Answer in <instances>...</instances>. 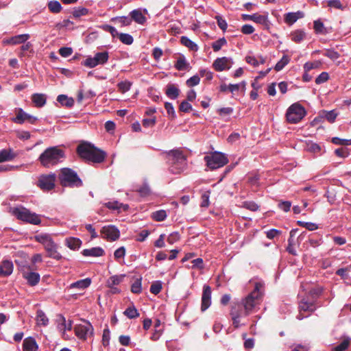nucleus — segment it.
<instances>
[{
	"label": "nucleus",
	"mask_w": 351,
	"mask_h": 351,
	"mask_svg": "<svg viewBox=\"0 0 351 351\" xmlns=\"http://www.w3.org/2000/svg\"><path fill=\"white\" fill-rule=\"evenodd\" d=\"M180 239V234L178 232H173L171 233L168 238H167V242L170 244H173L177 241H178Z\"/></svg>",
	"instance_id": "obj_63"
},
{
	"label": "nucleus",
	"mask_w": 351,
	"mask_h": 351,
	"mask_svg": "<svg viewBox=\"0 0 351 351\" xmlns=\"http://www.w3.org/2000/svg\"><path fill=\"white\" fill-rule=\"evenodd\" d=\"M78 155L83 159L94 163L102 162L106 157V153L88 143L80 144L77 147Z\"/></svg>",
	"instance_id": "obj_3"
},
{
	"label": "nucleus",
	"mask_w": 351,
	"mask_h": 351,
	"mask_svg": "<svg viewBox=\"0 0 351 351\" xmlns=\"http://www.w3.org/2000/svg\"><path fill=\"white\" fill-rule=\"evenodd\" d=\"M125 276V275H114L110 277L107 281V286L108 287H116L123 281Z\"/></svg>",
	"instance_id": "obj_30"
},
{
	"label": "nucleus",
	"mask_w": 351,
	"mask_h": 351,
	"mask_svg": "<svg viewBox=\"0 0 351 351\" xmlns=\"http://www.w3.org/2000/svg\"><path fill=\"white\" fill-rule=\"evenodd\" d=\"M211 288L208 285H204L202 295L201 310L205 311L211 304Z\"/></svg>",
	"instance_id": "obj_18"
},
{
	"label": "nucleus",
	"mask_w": 351,
	"mask_h": 351,
	"mask_svg": "<svg viewBox=\"0 0 351 351\" xmlns=\"http://www.w3.org/2000/svg\"><path fill=\"white\" fill-rule=\"evenodd\" d=\"M324 55L325 56L329 58L332 60H336L339 58V53L334 50H331V49L326 50V51L324 53Z\"/></svg>",
	"instance_id": "obj_58"
},
{
	"label": "nucleus",
	"mask_w": 351,
	"mask_h": 351,
	"mask_svg": "<svg viewBox=\"0 0 351 351\" xmlns=\"http://www.w3.org/2000/svg\"><path fill=\"white\" fill-rule=\"evenodd\" d=\"M74 330L75 335L83 340L86 339L93 334V327L88 321H83L82 324L75 326Z\"/></svg>",
	"instance_id": "obj_11"
},
{
	"label": "nucleus",
	"mask_w": 351,
	"mask_h": 351,
	"mask_svg": "<svg viewBox=\"0 0 351 351\" xmlns=\"http://www.w3.org/2000/svg\"><path fill=\"white\" fill-rule=\"evenodd\" d=\"M64 158V151L58 147H51L46 149L39 156V160L43 166L50 167L58 164Z\"/></svg>",
	"instance_id": "obj_4"
},
{
	"label": "nucleus",
	"mask_w": 351,
	"mask_h": 351,
	"mask_svg": "<svg viewBox=\"0 0 351 351\" xmlns=\"http://www.w3.org/2000/svg\"><path fill=\"white\" fill-rule=\"evenodd\" d=\"M60 184L64 186H81L82 181L77 173L69 168H63L59 174Z\"/></svg>",
	"instance_id": "obj_6"
},
{
	"label": "nucleus",
	"mask_w": 351,
	"mask_h": 351,
	"mask_svg": "<svg viewBox=\"0 0 351 351\" xmlns=\"http://www.w3.org/2000/svg\"><path fill=\"white\" fill-rule=\"evenodd\" d=\"M48 8L53 13H59L62 10V5L58 1H50L48 3Z\"/></svg>",
	"instance_id": "obj_39"
},
{
	"label": "nucleus",
	"mask_w": 351,
	"mask_h": 351,
	"mask_svg": "<svg viewBox=\"0 0 351 351\" xmlns=\"http://www.w3.org/2000/svg\"><path fill=\"white\" fill-rule=\"evenodd\" d=\"M328 78H329L328 73L326 72H322L315 79V83L317 84H320L324 83L328 80Z\"/></svg>",
	"instance_id": "obj_57"
},
{
	"label": "nucleus",
	"mask_w": 351,
	"mask_h": 351,
	"mask_svg": "<svg viewBox=\"0 0 351 351\" xmlns=\"http://www.w3.org/2000/svg\"><path fill=\"white\" fill-rule=\"evenodd\" d=\"M57 101L62 106L71 108L74 105V100L71 97H68L65 95H60L57 97Z\"/></svg>",
	"instance_id": "obj_29"
},
{
	"label": "nucleus",
	"mask_w": 351,
	"mask_h": 351,
	"mask_svg": "<svg viewBox=\"0 0 351 351\" xmlns=\"http://www.w3.org/2000/svg\"><path fill=\"white\" fill-rule=\"evenodd\" d=\"M108 53L107 51L96 53L94 57L87 58L84 65L88 68H94L99 64H104L108 60Z\"/></svg>",
	"instance_id": "obj_12"
},
{
	"label": "nucleus",
	"mask_w": 351,
	"mask_h": 351,
	"mask_svg": "<svg viewBox=\"0 0 351 351\" xmlns=\"http://www.w3.org/2000/svg\"><path fill=\"white\" fill-rule=\"evenodd\" d=\"M101 234L104 239L114 241L120 237L119 230L114 225H108L102 227Z\"/></svg>",
	"instance_id": "obj_13"
},
{
	"label": "nucleus",
	"mask_w": 351,
	"mask_h": 351,
	"mask_svg": "<svg viewBox=\"0 0 351 351\" xmlns=\"http://www.w3.org/2000/svg\"><path fill=\"white\" fill-rule=\"evenodd\" d=\"M29 267L23 266L21 269L23 277L27 281L31 286L36 285L40 281V274L37 272L29 271Z\"/></svg>",
	"instance_id": "obj_16"
},
{
	"label": "nucleus",
	"mask_w": 351,
	"mask_h": 351,
	"mask_svg": "<svg viewBox=\"0 0 351 351\" xmlns=\"http://www.w3.org/2000/svg\"><path fill=\"white\" fill-rule=\"evenodd\" d=\"M304 17V13L301 11L289 12L285 15V22L289 25H292L298 19Z\"/></svg>",
	"instance_id": "obj_24"
},
{
	"label": "nucleus",
	"mask_w": 351,
	"mask_h": 351,
	"mask_svg": "<svg viewBox=\"0 0 351 351\" xmlns=\"http://www.w3.org/2000/svg\"><path fill=\"white\" fill-rule=\"evenodd\" d=\"M243 206L252 211H256L259 208L258 204L254 202H245Z\"/></svg>",
	"instance_id": "obj_59"
},
{
	"label": "nucleus",
	"mask_w": 351,
	"mask_h": 351,
	"mask_svg": "<svg viewBox=\"0 0 351 351\" xmlns=\"http://www.w3.org/2000/svg\"><path fill=\"white\" fill-rule=\"evenodd\" d=\"M73 53V49L71 47H61L59 49V54L64 57L67 58L70 56Z\"/></svg>",
	"instance_id": "obj_60"
},
{
	"label": "nucleus",
	"mask_w": 351,
	"mask_h": 351,
	"mask_svg": "<svg viewBox=\"0 0 351 351\" xmlns=\"http://www.w3.org/2000/svg\"><path fill=\"white\" fill-rule=\"evenodd\" d=\"M350 267L340 268L337 270L336 274L341 276L342 279L348 278V271H349Z\"/></svg>",
	"instance_id": "obj_62"
},
{
	"label": "nucleus",
	"mask_w": 351,
	"mask_h": 351,
	"mask_svg": "<svg viewBox=\"0 0 351 351\" xmlns=\"http://www.w3.org/2000/svg\"><path fill=\"white\" fill-rule=\"evenodd\" d=\"M37 120L36 117L27 114L22 108L16 109V117L13 119V121L19 124H22L25 121L34 124Z\"/></svg>",
	"instance_id": "obj_14"
},
{
	"label": "nucleus",
	"mask_w": 351,
	"mask_h": 351,
	"mask_svg": "<svg viewBox=\"0 0 351 351\" xmlns=\"http://www.w3.org/2000/svg\"><path fill=\"white\" fill-rule=\"evenodd\" d=\"M123 313L130 319H134L139 316L137 309L134 306L127 308Z\"/></svg>",
	"instance_id": "obj_38"
},
{
	"label": "nucleus",
	"mask_w": 351,
	"mask_h": 351,
	"mask_svg": "<svg viewBox=\"0 0 351 351\" xmlns=\"http://www.w3.org/2000/svg\"><path fill=\"white\" fill-rule=\"evenodd\" d=\"M350 345V339H346L338 346L334 347L332 351H345Z\"/></svg>",
	"instance_id": "obj_46"
},
{
	"label": "nucleus",
	"mask_w": 351,
	"mask_h": 351,
	"mask_svg": "<svg viewBox=\"0 0 351 351\" xmlns=\"http://www.w3.org/2000/svg\"><path fill=\"white\" fill-rule=\"evenodd\" d=\"M234 62L231 58L221 57L217 58L213 62V66L217 71H223L229 70Z\"/></svg>",
	"instance_id": "obj_15"
},
{
	"label": "nucleus",
	"mask_w": 351,
	"mask_h": 351,
	"mask_svg": "<svg viewBox=\"0 0 351 351\" xmlns=\"http://www.w3.org/2000/svg\"><path fill=\"white\" fill-rule=\"evenodd\" d=\"M104 205L110 210L119 211V206H121V203L118 201H114L104 203Z\"/></svg>",
	"instance_id": "obj_53"
},
{
	"label": "nucleus",
	"mask_w": 351,
	"mask_h": 351,
	"mask_svg": "<svg viewBox=\"0 0 351 351\" xmlns=\"http://www.w3.org/2000/svg\"><path fill=\"white\" fill-rule=\"evenodd\" d=\"M253 282H254V289L240 302H234L231 306L230 315L232 320V325L235 328L243 325L241 324L240 319L248 316L256 308H258L263 301L265 284L261 280H250V283Z\"/></svg>",
	"instance_id": "obj_1"
},
{
	"label": "nucleus",
	"mask_w": 351,
	"mask_h": 351,
	"mask_svg": "<svg viewBox=\"0 0 351 351\" xmlns=\"http://www.w3.org/2000/svg\"><path fill=\"white\" fill-rule=\"evenodd\" d=\"M46 95L41 93H35L32 97V100L36 107H43L46 104Z\"/></svg>",
	"instance_id": "obj_28"
},
{
	"label": "nucleus",
	"mask_w": 351,
	"mask_h": 351,
	"mask_svg": "<svg viewBox=\"0 0 351 351\" xmlns=\"http://www.w3.org/2000/svg\"><path fill=\"white\" fill-rule=\"evenodd\" d=\"M131 291L134 293H140L142 291L141 278L136 279L131 286Z\"/></svg>",
	"instance_id": "obj_47"
},
{
	"label": "nucleus",
	"mask_w": 351,
	"mask_h": 351,
	"mask_svg": "<svg viewBox=\"0 0 351 351\" xmlns=\"http://www.w3.org/2000/svg\"><path fill=\"white\" fill-rule=\"evenodd\" d=\"M210 195V191H204L201 196V207L207 208L209 206V197Z\"/></svg>",
	"instance_id": "obj_45"
},
{
	"label": "nucleus",
	"mask_w": 351,
	"mask_h": 351,
	"mask_svg": "<svg viewBox=\"0 0 351 351\" xmlns=\"http://www.w3.org/2000/svg\"><path fill=\"white\" fill-rule=\"evenodd\" d=\"M306 149L309 152L313 154H318L321 151V147L315 143L308 142L306 143Z\"/></svg>",
	"instance_id": "obj_40"
},
{
	"label": "nucleus",
	"mask_w": 351,
	"mask_h": 351,
	"mask_svg": "<svg viewBox=\"0 0 351 351\" xmlns=\"http://www.w3.org/2000/svg\"><path fill=\"white\" fill-rule=\"evenodd\" d=\"M56 182V175L54 173L43 174L38 177L37 186L45 191H51L54 189Z\"/></svg>",
	"instance_id": "obj_10"
},
{
	"label": "nucleus",
	"mask_w": 351,
	"mask_h": 351,
	"mask_svg": "<svg viewBox=\"0 0 351 351\" xmlns=\"http://www.w3.org/2000/svg\"><path fill=\"white\" fill-rule=\"evenodd\" d=\"M36 321L38 324L46 326L48 324V318L42 311H37Z\"/></svg>",
	"instance_id": "obj_43"
},
{
	"label": "nucleus",
	"mask_w": 351,
	"mask_h": 351,
	"mask_svg": "<svg viewBox=\"0 0 351 351\" xmlns=\"http://www.w3.org/2000/svg\"><path fill=\"white\" fill-rule=\"evenodd\" d=\"M337 112L335 110H330V111H322V114H320V117L322 118L326 119L329 123H333L335 122L337 117Z\"/></svg>",
	"instance_id": "obj_31"
},
{
	"label": "nucleus",
	"mask_w": 351,
	"mask_h": 351,
	"mask_svg": "<svg viewBox=\"0 0 351 351\" xmlns=\"http://www.w3.org/2000/svg\"><path fill=\"white\" fill-rule=\"evenodd\" d=\"M293 232L294 230H291L290 232V238L289 239V245L287 247V250L289 252V254L292 255H296V251L295 250L294 246L292 244V237L293 236Z\"/></svg>",
	"instance_id": "obj_55"
},
{
	"label": "nucleus",
	"mask_w": 351,
	"mask_h": 351,
	"mask_svg": "<svg viewBox=\"0 0 351 351\" xmlns=\"http://www.w3.org/2000/svg\"><path fill=\"white\" fill-rule=\"evenodd\" d=\"M180 42L183 45L191 50L196 51L197 49V45L186 36H182L180 38Z\"/></svg>",
	"instance_id": "obj_35"
},
{
	"label": "nucleus",
	"mask_w": 351,
	"mask_h": 351,
	"mask_svg": "<svg viewBox=\"0 0 351 351\" xmlns=\"http://www.w3.org/2000/svg\"><path fill=\"white\" fill-rule=\"evenodd\" d=\"M246 334L243 335V338L245 339L244 341V348L247 350H250L254 348V338H248L246 339Z\"/></svg>",
	"instance_id": "obj_54"
},
{
	"label": "nucleus",
	"mask_w": 351,
	"mask_h": 351,
	"mask_svg": "<svg viewBox=\"0 0 351 351\" xmlns=\"http://www.w3.org/2000/svg\"><path fill=\"white\" fill-rule=\"evenodd\" d=\"M166 95L171 99H176L180 95V90L176 84H168L166 88Z\"/></svg>",
	"instance_id": "obj_27"
},
{
	"label": "nucleus",
	"mask_w": 351,
	"mask_h": 351,
	"mask_svg": "<svg viewBox=\"0 0 351 351\" xmlns=\"http://www.w3.org/2000/svg\"><path fill=\"white\" fill-rule=\"evenodd\" d=\"M332 142L335 145H351V139H342L338 137H333Z\"/></svg>",
	"instance_id": "obj_52"
},
{
	"label": "nucleus",
	"mask_w": 351,
	"mask_h": 351,
	"mask_svg": "<svg viewBox=\"0 0 351 351\" xmlns=\"http://www.w3.org/2000/svg\"><path fill=\"white\" fill-rule=\"evenodd\" d=\"M88 13V10L83 8V7H78L73 10V15L75 18L80 17L82 16L86 15Z\"/></svg>",
	"instance_id": "obj_48"
},
{
	"label": "nucleus",
	"mask_w": 351,
	"mask_h": 351,
	"mask_svg": "<svg viewBox=\"0 0 351 351\" xmlns=\"http://www.w3.org/2000/svg\"><path fill=\"white\" fill-rule=\"evenodd\" d=\"M328 5L331 8H335L343 10L344 7L339 0H328Z\"/></svg>",
	"instance_id": "obj_56"
},
{
	"label": "nucleus",
	"mask_w": 351,
	"mask_h": 351,
	"mask_svg": "<svg viewBox=\"0 0 351 351\" xmlns=\"http://www.w3.org/2000/svg\"><path fill=\"white\" fill-rule=\"evenodd\" d=\"M297 223L300 226L306 228V229H308V230H311V231L315 230L318 228V226L316 223H311V222H304V221H298L297 222Z\"/></svg>",
	"instance_id": "obj_49"
},
{
	"label": "nucleus",
	"mask_w": 351,
	"mask_h": 351,
	"mask_svg": "<svg viewBox=\"0 0 351 351\" xmlns=\"http://www.w3.org/2000/svg\"><path fill=\"white\" fill-rule=\"evenodd\" d=\"M291 206V202L289 201L280 202L278 204V207L285 212L289 211Z\"/></svg>",
	"instance_id": "obj_64"
},
{
	"label": "nucleus",
	"mask_w": 351,
	"mask_h": 351,
	"mask_svg": "<svg viewBox=\"0 0 351 351\" xmlns=\"http://www.w3.org/2000/svg\"><path fill=\"white\" fill-rule=\"evenodd\" d=\"M316 309V306L313 302H308L306 299L303 298L299 303L300 314L297 316L298 319H302L308 315H302V312L312 313Z\"/></svg>",
	"instance_id": "obj_17"
},
{
	"label": "nucleus",
	"mask_w": 351,
	"mask_h": 351,
	"mask_svg": "<svg viewBox=\"0 0 351 351\" xmlns=\"http://www.w3.org/2000/svg\"><path fill=\"white\" fill-rule=\"evenodd\" d=\"M91 284V279L86 278L82 280H77L70 285V289H77L79 290H84L88 288Z\"/></svg>",
	"instance_id": "obj_25"
},
{
	"label": "nucleus",
	"mask_w": 351,
	"mask_h": 351,
	"mask_svg": "<svg viewBox=\"0 0 351 351\" xmlns=\"http://www.w3.org/2000/svg\"><path fill=\"white\" fill-rule=\"evenodd\" d=\"M147 13V10L144 9L142 11L141 9H136L130 12V16L132 18V21H134L136 23L143 25L146 22V17L143 14Z\"/></svg>",
	"instance_id": "obj_22"
},
{
	"label": "nucleus",
	"mask_w": 351,
	"mask_h": 351,
	"mask_svg": "<svg viewBox=\"0 0 351 351\" xmlns=\"http://www.w3.org/2000/svg\"><path fill=\"white\" fill-rule=\"evenodd\" d=\"M306 115L304 108L298 103L291 105L287 110L286 118L289 123L300 122Z\"/></svg>",
	"instance_id": "obj_8"
},
{
	"label": "nucleus",
	"mask_w": 351,
	"mask_h": 351,
	"mask_svg": "<svg viewBox=\"0 0 351 351\" xmlns=\"http://www.w3.org/2000/svg\"><path fill=\"white\" fill-rule=\"evenodd\" d=\"M290 61L288 56L284 55L282 58L276 63L274 69L276 71H281Z\"/></svg>",
	"instance_id": "obj_36"
},
{
	"label": "nucleus",
	"mask_w": 351,
	"mask_h": 351,
	"mask_svg": "<svg viewBox=\"0 0 351 351\" xmlns=\"http://www.w3.org/2000/svg\"><path fill=\"white\" fill-rule=\"evenodd\" d=\"M192 109L191 104L189 101H183L180 105V110L184 112H188Z\"/></svg>",
	"instance_id": "obj_61"
},
{
	"label": "nucleus",
	"mask_w": 351,
	"mask_h": 351,
	"mask_svg": "<svg viewBox=\"0 0 351 351\" xmlns=\"http://www.w3.org/2000/svg\"><path fill=\"white\" fill-rule=\"evenodd\" d=\"M117 86L119 90L121 93H124L130 89L132 83L129 81H123L119 82Z\"/></svg>",
	"instance_id": "obj_50"
},
{
	"label": "nucleus",
	"mask_w": 351,
	"mask_h": 351,
	"mask_svg": "<svg viewBox=\"0 0 351 351\" xmlns=\"http://www.w3.org/2000/svg\"><path fill=\"white\" fill-rule=\"evenodd\" d=\"M119 38L122 43L128 45H132L134 42L133 37L129 34L121 33Z\"/></svg>",
	"instance_id": "obj_42"
},
{
	"label": "nucleus",
	"mask_w": 351,
	"mask_h": 351,
	"mask_svg": "<svg viewBox=\"0 0 351 351\" xmlns=\"http://www.w3.org/2000/svg\"><path fill=\"white\" fill-rule=\"evenodd\" d=\"M29 38H30V36L28 34H19V35L12 36L11 38L4 39L3 40V43L4 45H11L23 44V43H25Z\"/></svg>",
	"instance_id": "obj_19"
},
{
	"label": "nucleus",
	"mask_w": 351,
	"mask_h": 351,
	"mask_svg": "<svg viewBox=\"0 0 351 351\" xmlns=\"http://www.w3.org/2000/svg\"><path fill=\"white\" fill-rule=\"evenodd\" d=\"M38 345L34 338L29 337L23 342V351H38Z\"/></svg>",
	"instance_id": "obj_23"
},
{
	"label": "nucleus",
	"mask_w": 351,
	"mask_h": 351,
	"mask_svg": "<svg viewBox=\"0 0 351 351\" xmlns=\"http://www.w3.org/2000/svg\"><path fill=\"white\" fill-rule=\"evenodd\" d=\"M82 253L84 256L99 257L104 255V250L100 247H95L90 249H85Z\"/></svg>",
	"instance_id": "obj_26"
},
{
	"label": "nucleus",
	"mask_w": 351,
	"mask_h": 351,
	"mask_svg": "<svg viewBox=\"0 0 351 351\" xmlns=\"http://www.w3.org/2000/svg\"><path fill=\"white\" fill-rule=\"evenodd\" d=\"M12 213L17 219L32 224L38 225L40 223V219L38 215L30 212L28 209L23 206H18L12 208Z\"/></svg>",
	"instance_id": "obj_7"
},
{
	"label": "nucleus",
	"mask_w": 351,
	"mask_h": 351,
	"mask_svg": "<svg viewBox=\"0 0 351 351\" xmlns=\"http://www.w3.org/2000/svg\"><path fill=\"white\" fill-rule=\"evenodd\" d=\"M207 166L211 169L220 168L228 162L227 156L218 152H215L209 156L204 157Z\"/></svg>",
	"instance_id": "obj_9"
},
{
	"label": "nucleus",
	"mask_w": 351,
	"mask_h": 351,
	"mask_svg": "<svg viewBox=\"0 0 351 351\" xmlns=\"http://www.w3.org/2000/svg\"><path fill=\"white\" fill-rule=\"evenodd\" d=\"M162 289V282L160 281L154 282L150 287V292L154 295L158 294Z\"/></svg>",
	"instance_id": "obj_51"
},
{
	"label": "nucleus",
	"mask_w": 351,
	"mask_h": 351,
	"mask_svg": "<svg viewBox=\"0 0 351 351\" xmlns=\"http://www.w3.org/2000/svg\"><path fill=\"white\" fill-rule=\"evenodd\" d=\"M14 155L10 150L2 149L0 151V162L12 160Z\"/></svg>",
	"instance_id": "obj_34"
},
{
	"label": "nucleus",
	"mask_w": 351,
	"mask_h": 351,
	"mask_svg": "<svg viewBox=\"0 0 351 351\" xmlns=\"http://www.w3.org/2000/svg\"><path fill=\"white\" fill-rule=\"evenodd\" d=\"M175 67L178 71H184L187 69V63L186 62L185 58L183 56H180L175 64Z\"/></svg>",
	"instance_id": "obj_37"
},
{
	"label": "nucleus",
	"mask_w": 351,
	"mask_h": 351,
	"mask_svg": "<svg viewBox=\"0 0 351 351\" xmlns=\"http://www.w3.org/2000/svg\"><path fill=\"white\" fill-rule=\"evenodd\" d=\"M305 36V32L301 29H297L291 33V38L295 43H300L304 39Z\"/></svg>",
	"instance_id": "obj_32"
},
{
	"label": "nucleus",
	"mask_w": 351,
	"mask_h": 351,
	"mask_svg": "<svg viewBox=\"0 0 351 351\" xmlns=\"http://www.w3.org/2000/svg\"><path fill=\"white\" fill-rule=\"evenodd\" d=\"M169 171L173 174H179L186 168V158L180 149H172L167 153Z\"/></svg>",
	"instance_id": "obj_2"
},
{
	"label": "nucleus",
	"mask_w": 351,
	"mask_h": 351,
	"mask_svg": "<svg viewBox=\"0 0 351 351\" xmlns=\"http://www.w3.org/2000/svg\"><path fill=\"white\" fill-rule=\"evenodd\" d=\"M14 269V265L11 261L3 260L0 263V276L8 277L10 276Z\"/></svg>",
	"instance_id": "obj_21"
},
{
	"label": "nucleus",
	"mask_w": 351,
	"mask_h": 351,
	"mask_svg": "<svg viewBox=\"0 0 351 351\" xmlns=\"http://www.w3.org/2000/svg\"><path fill=\"white\" fill-rule=\"evenodd\" d=\"M36 240L41 243L50 258L60 260L62 258L61 254L58 252V245L54 243L51 237L48 234H40L35 237Z\"/></svg>",
	"instance_id": "obj_5"
},
{
	"label": "nucleus",
	"mask_w": 351,
	"mask_h": 351,
	"mask_svg": "<svg viewBox=\"0 0 351 351\" xmlns=\"http://www.w3.org/2000/svg\"><path fill=\"white\" fill-rule=\"evenodd\" d=\"M66 243L68 247H69L71 250H75L80 248L82 244V241L79 239L71 237L66 239Z\"/></svg>",
	"instance_id": "obj_33"
},
{
	"label": "nucleus",
	"mask_w": 351,
	"mask_h": 351,
	"mask_svg": "<svg viewBox=\"0 0 351 351\" xmlns=\"http://www.w3.org/2000/svg\"><path fill=\"white\" fill-rule=\"evenodd\" d=\"M226 44L227 41L225 38H221L212 44V47L214 51H218L221 49L223 46L226 45Z\"/></svg>",
	"instance_id": "obj_44"
},
{
	"label": "nucleus",
	"mask_w": 351,
	"mask_h": 351,
	"mask_svg": "<svg viewBox=\"0 0 351 351\" xmlns=\"http://www.w3.org/2000/svg\"><path fill=\"white\" fill-rule=\"evenodd\" d=\"M244 21H252L256 23L266 25L268 22L267 14L261 15L258 13L253 14H242Z\"/></svg>",
	"instance_id": "obj_20"
},
{
	"label": "nucleus",
	"mask_w": 351,
	"mask_h": 351,
	"mask_svg": "<svg viewBox=\"0 0 351 351\" xmlns=\"http://www.w3.org/2000/svg\"><path fill=\"white\" fill-rule=\"evenodd\" d=\"M152 218L157 221H162L167 217V213L164 210H160L154 212L152 215Z\"/></svg>",
	"instance_id": "obj_41"
}]
</instances>
